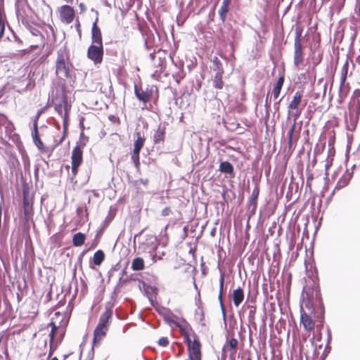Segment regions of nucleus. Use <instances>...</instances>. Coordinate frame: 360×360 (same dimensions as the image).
<instances>
[{"label": "nucleus", "instance_id": "e2e57ef3", "mask_svg": "<svg viewBox=\"0 0 360 360\" xmlns=\"http://www.w3.org/2000/svg\"><path fill=\"white\" fill-rule=\"evenodd\" d=\"M114 307V303L111 302H108L105 304V310L104 312H110V315H112L113 311L112 309Z\"/></svg>", "mask_w": 360, "mask_h": 360}, {"label": "nucleus", "instance_id": "4d7b16f0", "mask_svg": "<svg viewBox=\"0 0 360 360\" xmlns=\"http://www.w3.org/2000/svg\"><path fill=\"white\" fill-rule=\"evenodd\" d=\"M55 110L60 115H63V103L62 100L59 103H56L54 106Z\"/></svg>", "mask_w": 360, "mask_h": 360}, {"label": "nucleus", "instance_id": "bb28decb", "mask_svg": "<svg viewBox=\"0 0 360 360\" xmlns=\"http://www.w3.org/2000/svg\"><path fill=\"white\" fill-rule=\"evenodd\" d=\"M302 98V91H297L293 96L292 100L290 101L288 108L291 110L297 109L301 103Z\"/></svg>", "mask_w": 360, "mask_h": 360}, {"label": "nucleus", "instance_id": "58836bf2", "mask_svg": "<svg viewBox=\"0 0 360 360\" xmlns=\"http://www.w3.org/2000/svg\"><path fill=\"white\" fill-rule=\"evenodd\" d=\"M229 7L230 6L221 5L219 10V18L222 22H225L226 20L227 15L229 11Z\"/></svg>", "mask_w": 360, "mask_h": 360}, {"label": "nucleus", "instance_id": "0e129e2a", "mask_svg": "<svg viewBox=\"0 0 360 360\" xmlns=\"http://www.w3.org/2000/svg\"><path fill=\"white\" fill-rule=\"evenodd\" d=\"M8 139L17 144L20 141V136L18 134L14 132L10 137H8Z\"/></svg>", "mask_w": 360, "mask_h": 360}, {"label": "nucleus", "instance_id": "5701e85b", "mask_svg": "<svg viewBox=\"0 0 360 360\" xmlns=\"http://www.w3.org/2000/svg\"><path fill=\"white\" fill-rule=\"evenodd\" d=\"M158 60H155L154 63V65L157 68H160V71H164L166 68V52L162 51L161 49H158Z\"/></svg>", "mask_w": 360, "mask_h": 360}, {"label": "nucleus", "instance_id": "864d4df0", "mask_svg": "<svg viewBox=\"0 0 360 360\" xmlns=\"http://www.w3.org/2000/svg\"><path fill=\"white\" fill-rule=\"evenodd\" d=\"M59 144H58V141H56V143L51 146V147H45V150H42L41 151V153H48V158H49L52 153L53 152V150H55V148H56V146H58Z\"/></svg>", "mask_w": 360, "mask_h": 360}, {"label": "nucleus", "instance_id": "412c9836", "mask_svg": "<svg viewBox=\"0 0 360 360\" xmlns=\"http://www.w3.org/2000/svg\"><path fill=\"white\" fill-rule=\"evenodd\" d=\"M284 82H285V75H284V72H283L280 75V76L273 89V96H274V99L278 98V97L279 96L281 89L283 86Z\"/></svg>", "mask_w": 360, "mask_h": 360}, {"label": "nucleus", "instance_id": "393cba45", "mask_svg": "<svg viewBox=\"0 0 360 360\" xmlns=\"http://www.w3.org/2000/svg\"><path fill=\"white\" fill-rule=\"evenodd\" d=\"M212 66L211 67V69L216 72L215 75H224V70L223 68V65L220 60L217 57L214 56L213 59L212 60Z\"/></svg>", "mask_w": 360, "mask_h": 360}, {"label": "nucleus", "instance_id": "f8f14e48", "mask_svg": "<svg viewBox=\"0 0 360 360\" xmlns=\"http://www.w3.org/2000/svg\"><path fill=\"white\" fill-rule=\"evenodd\" d=\"M24 220L28 222L33 216V202L32 198L22 199Z\"/></svg>", "mask_w": 360, "mask_h": 360}, {"label": "nucleus", "instance_id": "09e8293b", "mask_svg": "<svg viewBox=\"0 0 360 360\" xmlns=\"http://www.w3.org/2000/svg\"><path fill=\"white\" fill-rule=\"evenodd\" d=\"M247 308L249 309L248 311V320L250 322H252L255 319V316L256 313V307L255 305L248 304Z\"/></svg>", "mask_w": 360, "mask_h": 360}, {"label": "nucleus", "instance_id": "b1692460", "mask_svg": "<svg viewBox=\"0 0 360 360\" xmlns=\"http://www.w3.org/2000/svg\"><path fill=\"white\" fill-rule=\"evenodd\" d=\"M178 327L179 328L181 332V334L184 337V341L186 344L187 347H188V345H191V344H193V341H191L188 333L189 330H192L190 325L188 323H186V325L184 326H181L179 324Z\"/></svg>", "mask_w": 360, "mask_h": 360}, {"label": "nucleus", "instance_id": "680f3d73", "mask_svg": "<svg viewBox=\"0 0 360 360\" xmlns=\"http://www.w3.org/2000/svg\"><path fill=\"white\" fill-rule=\"evenodd\" d=\"M330 350H331V347L330 346V344L326 343V345L325 346V349L323 350V352L321 355V357L323 359H324L328 356V354L330 353Z\"/></svg>", "mask_w": 360, "mask_h": 360}, {"label": "nucleus", "instance_id": "cd10ccee", "mask_svg": "<svg viewBox=\"0 0 360 360\" xmlns=\"http://www.w3.org/2000/svg\"><path fill=\"white\" fill-rule=\"evenodd\" d=\"M229 36L231 38V41H230V45L232 49L233 52L235 49V44L238 41V39L240 37V31L236 28H231L229 31Z\"/></svg>", "mask_w": 360, "mask_h": 360}, {"label": "nucleus", "instance_id": "473e14b6", "mask_svg": "<svg viewBox=\"0 0 360 360\" xmlns=\"http://www.w3.org/2000/svg\"><path fill=\"white\" fill-rule=\"evenodd\" d=\"M102 338H103V337H102L101 335H96V337L95 335L94 334V338H93V340H92V346H91V350L88 353L89 360L93 359L94 356V347H96L99 345L100 341L102 340Z\"/></svg>", "mask_w": 360, "mask_h": 360}, {"label": "nucleus", "instance_id": "39448f33", "mask_svg": "<svg viewBox=\"0 0 360 360\" xmlns=\"http://www.w3.org/2000/svg\"><path fill=\"white\" fill-rule=\"evenodd\" d=\"M34 86L35 83L34 82H27V79L22 77H17L13 79L12 89L19 94H22L28 91H32Z\"/></svg>", "mask_w": 360, "mask_h": 360}, {"label": "nucleus", "instance_id": "49530a36", "mask_svg": "<svg viewBox=\"0 0 360 360\" xmlns=\"http://www.w3.org/2000/svg\"><path fill=\"white\" fill-rule=\"evenodd\" d=\"M62 101L63 103V110H64V114L63 115H68L70 111L71 105L68 104V96L65 94H63L62 96Z\"/></svg>", "mask_w": 360, "mask_h": 360}, {"label": "nucleus", "instance_id": "5fc2aeb1", "mask_svg": "<svg viewBox=\"0 0 360 360\" xmlns=\"http://www.w3.org/2000/svg\"><path fill=\"white\" fill-rule=\"evenodd\" d=\"M44 108H41L37 110V114L35 115L34 120H33V128H34V126L36 125L38 127V120L39 119L41 115L44 112Z\"/></svg>", "mask_w": 360, "mask_h": 360}, {"label": "nucleus", "instance_id": "7c9ffc66", "mask_svg": "<svg viewBox=\"0 0 360 360\" xmlns=\"http://www.w3.org/2000/svg\"><path fill=\"white\" fill-rule=\"evenodd\" d=\"M165 129L159 127L153 135V141L155 144L160 143L165 139Z\"/></svg>", "mask_w": 360, "mask_h": 360}, {"label": "nucleus", "instance_id": "a18cd8bd", "mask_svg": "<svg viewBox=\"0 0 360 360\" xmlns=\"http://www.w3.org/2000/svg\"><path fill=\"white\" fill-rule=\"evenodd\" d=\"M349 91V86L348 84H345V83L342 86H341V84H340V88H339L340 98L343 99L344 98H345L347 96Z\"/></svg>", "mask_w": 360, "mask_h": 360}, {"label": "nucleus", "instance_id": "7ed1b4c3", "mask_svg": "<svg viewBox=\"0 0 360 360\" xmlns=\"http://www.w3.org/2000/svg\"><path fill=\"white\" fill-rule=\"evenodd\" d=\"M302 28L300 26L296 27L295 30V51H294V65L296 67L303 62L304 60V52L303 45L302 44L301 38L302 37Z\"/></svg>", "mask_w": 360, "mask_h": 360}, {"label": "nucleus", "instance_id": "c9c22d12", "mask_svg": "<svg viewBox=\"0 0 360 360\" xmlns=\"http://www.w3.org/2000/svg\"><path fill=\"white\" fill-rule=\"evenodd\" d=\"M115 216V212L112 211V207H110L108 216L105 217V219H104V221L102 222V224L101 225V229H105L110 224V223L112 221Z\"/></svg>", "mask_w": 360, "mask_h": 360}, {"label": "nucleus", "instance_id": "f3484780", "mask_svg": "<svg viewBox=\"0 0 360 360\" xmlns=\"http://www.w3.org/2000/svg\"><path fill=\"white\" fill-rule=\"evenodd\" d=\"M300 321L306 331L310 332L314 328L315 320L313 321L311 317L304 311L301 313Z\"/></svg>", "mask_w": 360, "mask_h": 360}, {"label": "nucleus", "instance_id": "3c124183", "mask_svg": "<svg viewBox=\"0 0 360 360\" xmlns=\"http://www.w3.org/2000/svg\"><path fill=\"white\" fill-rule=\"evenodd\" d=\"M88 141L89 137L84 135V131H81L79 135V141L77 143H79L80 146L84 148Z\"/></svg>", "mask_w": 360, "mask_h": 360}, {"label": "nucleus", "instance_id": "f03ea898", "mask_svg": "<svg viewBox=\"0 0 360 360\" xmlns=\"http://www.w3.org/2000/svg\"><path fill=\"white\" fill-rule=\"evenodd\" d=\"M56 73L59 78L65 77L74 81L75 75L72 70V65L69 62H65L64 55L62 52H58V57L56 63Z\"/></svg>", "mask_w": 360, "mask_h": 360}, {"label": "nucleus", "instance_id": "c85d7f7f", "mask_svg": "<svg viewBox=\"0 0 360 360\" xmlns=\"http://www.w3.org/2000/svg\"><path fill=\"white\" fill-rule=\"evenodd\" d=\"M85 239L86 236L84 233L82 232H77L72 236V245L75 247H80L84 243Z\"/></svg>", "mask_w": 360, "mask_h": 360}, {"label": "nucleus", "instance_id": "9d476101", "mask_svg": "<svg viewBox=\"0 0 360 360\" xmlns=\"http://www.w3.org/2000/svg\"><path fill=\"white\" fill-rule=\"evenodd\" d=\"M60 18L67 24L71 23L75 18V11L69 5H63L60 7Z\"/></svg>", "mask_w": 360, "mask_h": 360}, {"label": "nucleus", "instance_id": "9b49d317", "mask_svg": "<svg viewBox=\"0 0 360 360\" xmlns=\"http://www.w3.org/2000/svg\"><path fill=\"white\" fill-rule=\"evenodd\" d=\"M98 18L96 17L92 25L91 41L92 44L103 46L102 34L100 27L98 26Z\"/></svg>", "mask_w": 360, "mask_h": 360}, {"label": "nucleus", "instance_id": "c03bdc74", "mask_svg": "<svg viewBox=\"0 0 360 360\" xmlns=\"http://www.w3.org/2000/svg\"><path fill=\"white\" fill-rule=\"evenodd\" d=\"M348 68H349V64L347 60L342 67V72H341L340 83H341L342 86L345 83L347 76Z\"/></svg>", "mask_w": 360, "mask_h": 360}, {"label": "nucleus", "instance_id": "6e6552de", "mask_svg": "<svg viewBox=\"0 0 360 360\" xmlns=\"http://www.w3.org/2000/svg\"><path fill=\"white\" fill-rule=\"evenodd\" d=\"M103 46L91 44L87 50V57L93 60L95 64L101 63L103 60Z\"/></svg>", "mask_w": 360, "mask_h": 360}, {"label": "nucleus", "instance_id": "774afa93", "mask_svg": "<svg viewBox=\"0 0 360 360\" xmlns=\"http://www.w3.org/2000/svg\"><path fill=\"white\" fill-rule=\"evenodd\" d=\"M177 84H179L181 82V80L184 78V75L181 72H177L175 75L173 76Z\"/></svg>", "mask_w": 360, "mask_h": 360}, {"label": "nucleus", "instance_id": "4468645a", "mask_svg": "<svg viewBox=\"0 0 360 360\" xmlns=\"http://www.w3.org/2000/svg\"><path fill=\"white\" fill-rule=\"evenodd\" d=\"M156 310H157L158 313L161 316H162L164 321L167 323H168V324L174 323L176 326H179V323H177L172 319L171 316H173L174 314L169 309L164 307H160L159 308H157Z\"/></svg>", "mask_w": 360, "mask_h": 360}, {"label": "nucleus", "instance_id": "a211bd4d", "mask_svg": "<svg viewBox=\"0 0 360 360\" xmlns=\"http://www.w3.org/2000/svg\"><path fill=\"white\" fill-rule=\"evenodd\" d=\"M244 290L239 286L233 291L232 298L234 305L238 307L244 300Z\"/></svg>", "mask_w": 360, "mask_h": 360}, {"label": "nucleus", "instance_id": "2eb2a0df", "mask_svg": "<svg viewBox=\"0 0 360 360\" xmlns=\"http://www.w3.org/2000/svg\"><path fill=\"white\" fill-rule=\"evenodd\" d=\"M82 148H83V147L80 146L79 145V143H77V146H75V148H73L72 152L71 163L81 165V164L82 163V161H83Z\"/></svg>", "mask_w": 360, "mask_h": 360}, {"label": "nucleus", "instance_id": "4be33fe9", "mask_svg": "<svg viewBox=\"0 0 360 360\" xmlns=\"http://www.w3.org/2000/svg\"><path fill=\"white\" fill-rule=\"evenodd\" d=\"M32 136L33 141H34L35 146L37 147V148L40 151L45 150V147L44 146V143L39 137L38 127H37L36 125L34 126V128H33V130L32 131Z\"/></svg>", "mask_w": 360, "mask_h": 360}, {"label": "nucleus", "instance_id": "e433bc0d", "mask_svg": "<svg viewBox=\"0 0 360 360\" xmlns=\"http://www.w3.org/2000/svg\"><path fill=\"white\" fill-rule=\"evenodd\" d=\"M49 326L51 327V330L50 333L49 335V343H50V345L51 346L53 345L54 340H55L56 334V332L58 330V326H57L56 324L53 321H51L49 323Z\"/></svg>", "mask_w": 360, "mask_h": 360}, {"label": "nucleus", "instance_id": "052dcab7", "mask_svg": "<svg viewBox=\"0 0 360 360\" xmlns=\"http://www.w3.org/2000/svg\"><path fill=\"white\" fill-rule=\"evenodd\" d=\"M128 281H129V279L127 278H124L122 276H120L119 278V281L116 285V288H119L122 287L124 284L127 283Z\"/></svg>", "mask_w": 360, "mask_h": 360}, {"label": "nucleus", "instance_id": "79ce46f5", "mask_svg": "<svg viewBox=\"0 0 360 360\" xmlns=\"http://www.w3.org/2000/svg\"><path fill=\"white\" fill-rule=\"evenodd\" d=\"M5 136L6 137H10L14 133V125L11 121H6L5 126Z\"/></svg>", "mask_w": 360, "mask_h": 360}, {"label": "nucleus", "instance_id": "37998d69", "mask_svg": "<svg viewBox=\"0 0 360 360\" xmlns=\"http://www.w3.org/2000/svg\"><path fill=\"white\" fill-rule=\"evenodd\" d=\"M108 328L97 325L94 330L95 336L101 335L105 337L106 335Z\"/></svg>", "mask_w": 360, "mask_h": 360}, {"label": "nucleus", "instance_id": "423d86ee", "mask_svg": "<svg viewBox=\"0 0 360 360\" xmlns=\"http://www.w3.org/2000/svg\"><path fill=\"white\" fill-rule=\"evenodd\" d=\"M224 281H225V272L220 270V276H219V292L218 295V300L219 302L220 308L222 313V318L224 324L225 328H227V316H226V311L224 304L223 296L224 293Z\"/></svg>", "mask_w": 360, "mask_h": 360}, {"label": "nucleus", "instance_id": "20e7f679", "mask_svg": "<svg viewBox=\"0 0 360 360\" xmlns=\"http://www.w3.org/2000/svg\"><path fill=\"white\" fill-rule=\"evenodd\" d=\"M22 23L33 36L37 37V42L38 44L37 45H32L30 46L31 49H36L40 46H44L46 42V39L41 32V28L36 25L30 24L24 19L22 20Z\"/></svg>", "mask_w": 360, "mask_h": 360}, {"label": "nucleus", "instance_id": "de8ad7c7", "mask_svg": "<svg viewBox=\"0 0 360 360\" xmlns=\"http://www.w3.org/2000/svg\"><path fill=\"white\" fill-rule=\"evenodd\" d=\"M22 160L25 171H29L30 167V158L25 152L22 153Z\"/></svg>", "mask_w": 360, "mask_h": 360}, {"label": "nucleus", "instance_id": "1a4fd4ad", "mask_svg": "<svg viewBox=\"0 0 360 360\" xmlns=\"http://www.w3.org/2000/svg\"><path fill=\"white\" fill-rule=\"evenodd\" d=\"M141 32L144 39V46L146 49H152L155 44V33L148 27L141 29Z\"/></svg>", "mask_w": 360, "mask_h": 360}, {"label": "nucleus", "instance_id": "ddd939ff", "mask_svg": "<svg viewBox=\"0 0 360 360\" xmlns=\"http://www.w3.org/2000/svg\"><path fill=\"white\" fill-rule=\"evenodd\" d=\"M219 170L224 174L226 177L234 178L235 172L233 165L229 161H221L219 167Z\"/></svg>", "mask_w": 360, "mask_h": 360}, {"label": "nucleus", "instance_id": "f704fd0d", "mask_svg": "<svg viewBox=\"0 0 360 360\" xmlns=\"http://www.w3.org/2000/svg\"><path fill=\"white\" fill-rule=\"evenodd\" d=\"M352 176L353 172H349L347 169L345 172V174L340 178L338 182L342 185V186L345 187L349 183Z\"/></svg>", "mask_w": 360, "mask_h": 360}, {"label": "nucleus", "instance_id": "a19ab883", "mask_svg": "<svg viewBox=\"0 0 360 360\" xmlns=\"http://www.w3.org/2000/svg\"><path fill=\"white\" fill-rule=\"evenodd\" d=\"M223 75H215L213 79V86L218 89H221L224 86V82L222 80Z\"/></svg>", "mask_w": 360, "mask_h": 360}, {"label": "nucleus", "instance_id": "f257e3e1", "mask_svg": "<svg viewBox=\"0 0 360 360\" xmlns=\"http://www.w3.org/2000/svg\"><path fill=\"white\" fill-rule=\"evenodd\" d=\"M308 304L310 305L309 308L311 309V313L313 314L315 321L318 323L316 326V331L321 332L323 328L325 308L319 288L312 292Z\"/></svg>", "mask_w": 360, "mask_h": 360}, {"label": "nucleus", "instance_id": "338daca9", "mask_svg": "<svg viewBox=\"0 0 360 360\" xmlns=\"http://www.w3.org/2000/svg\"><path fill=\"white\" fill-rule=\"evenodd\" d=\"M84 212H87V208H86V205H84V206H80L77 208V214L79 217H81Z\"/></svg>", "mask_w": 360, "mask_h": 360}, {"label": "nucleus", "instance_id": "72a5a7b5", "mask_svg": "<svg viewBox=\"0 0 360 360\" xmlns=\"http://www.w3.org/2000/svg\"><path fill=\"white\" fill-rule=\"evenodd\" d=\"M105 259V253L102 250L95 252L93 257V262L96 266H100Z\"/></svg>", "mask_w": 360, "mask_h": 360}, {"label": "nucleus", "instance_id": "c756f323", "mask_svg": "<svg viewBox=\"0 0 360 360\" xmlns=\"http://www.w3.org/2000/svg\"><path fill=\"white\" fill-rule=\"evenodd\" d=\"M131 269L134 271H141L144 269V260L140 257H135L131 262Z\"/></svg>", "mask_w": 360, "mask_h": 360}, {"label": "nucleus", "instance_id": "bf43d9fd", "mask_svg": "<svg viewBox=\"0 0 360 360\" xmlns=\"http://www.w3.org/2000/svg\"><path fill=\"white\" fill-rule=\"evenodd\" d=\"M0 23L5 24V13L4 5L0 3Z\"/></svg>", "mask_w": 360, "mask_h": 360}, {"label": "nucleus", "instance_id": "2f4dec72", "mask_svg": "<svg viewBox=\"0 0 360 360\" xmlns=\"http://www.w3.org/2000/svg\"><path fill=\"white\" fill-rule=\"evenodd\" d=\"M112 316V315H110V312H103L100 316L98 325L108 328Z\"/></svg>", "mask_w": 360, "mask_h": 360}, {"label": "nucleus", "instance_id": "0eeeda50", "mask_svg": "<svg viewBox=\"0 0 360 360\" xmlns=\"http://www.w3.org/2000/svg\"><path fill=\"white\" fill-rule=\"evenodd\" d=\"M193 338V344L187 347L189 359L190 360H201V343L194 332Z\"/></svg>", "mask_w": 360, "mask_h": 360}, {"label": "nucleus", "instance_id": "4c0bfd02", "mask_svg": "<svg viewBox=\"0 0 360 360\" xmlns=\"http://www.w3.org/2000/svg\"><path fill=\"white\" fill-rule=\"evenodd\" d=\"M8 28L11 31V34L8 35L6 39L10 41L16 42L19 46H21L22 45V41L10 27H8Z\"/></svg>", "mask_w": 360, "mask_h": 360}, {"label": "nucleus", "instance_id": "603ef678", "mask_svg": "<svg viewBox=\"0 0 360 360\" xmlns=\"http://www.w3.org/2000/svg\"><path fill=\"white\" fill-rule=\"evenodd\" d=\"M238 340L235 338H231L229 342V349L232 351H236L238 347Z\"/></svg>", "mask_w": 360, "mask_h": 360}, {"label": "nucleus", "instance_id": "6ab92c4d", "mask_svg": "<svg viewBox=\"0 0 360 360\" xmlns=\"http://www.w3.org/2000/svg\"><path fill=\"white\" fill-rule=\"evenodd\" d=\"M295 129H296V121L295 120L293 124L291 125L290 129L288 130V131L287 133L288 147L289 150H292L294 139H295V140L297 141L299 138V134L295 136H294Z\"/></svg>", "mask_w": 360, "mask_h": 360}, {"label": "nucleus", "instance_id": "69168bd1", "mask_svg": "<svg viewBox=\"0 0 360 360\" xmlns=\"http://www.w3.org/2000/svg\"><path fill=\"white\" fill-rule=\"evenodd\" d=\"M36 71H32V70L31 69L27 75V77L26 78L27 79V82H34L35 83V79L34 78V77L36 75Z\"/></svg>", "mask_w": 360, "mask_h": 360}, {"label": "nucleus", "instance_id": "13d9d810", "mask_svg": "<svg viewBox=\"0 0 360 360\" xmlns=\"http://www.w3.org/2000/svg\"><path fill=\"white\" fill-rule=\"evenodd\" d=\"M158 343L161 347H166L169 345V340L167 337H162L159 339Z\"/></svg>", "mask_w": 360, "mask_h": 360}, {"label": "nucleus", "instance_id": "8fccbe9b", "mask_svg": "<svg viewBox=\"0 0 360 360\" xmlns=\"http://www.w3.org/2000/svg\"><path fill=\"white\" fill-rule=\"evenodd\" d=\"M29 186L25 181H22V199L30 198Z\"/></svg>", "mask_w": 360, "mask_h": 360}, {"label": "nucleus", "instance_id": "a878e982", "mask_svg": "<svg viewBox=\"0 0 360 360\" xmlns=\"http://www.w3.org/2000/svg\"><path fill=\"white\" fill-rule=\"evenodd\" d=\"M259 194V185L258 183H255V188L252 192L250 199L249 200L250 207L257 206V199Z\"/></svg>", "mask_w": 360, "mask_h": 360}, {"label": "nucleus", "instance_id": "6e6d98bb", "mask_svg": "<svg viewBox=\"0 0 360 360\" xmlns=\"http://www.w3.org/2000/svg\"><path fill=\"white\" fill-rule=\"evenodd\" d=\"M139 159H140V156L131 155V162L134 163L136 169H139V166H140Z\"/></svg>", "mask_w": 360, "mask_h": 360}, {"label": "nucleus", "instance_id": "aec40b11", "mask_svg": "<svg viewBox=\"0 0 360 360\" xmlns=\"http://www.w3.org/2000/svg\"><path fill=\"white\" fill-rule=\"evenodd\" d=\"M348 108L351 115L359 116L360 114V101L359 99H350Z\"/></svg>", "mask_w": 360, "mask_h": 360}, {"label": "nucleus", "instance_id": "ea45409f", "mask_svg": "<svg viewBox=\"0 0 360 360\" xmlns=\"http://www.w3.org/2000/svg\"><path fill=\"white\" fill-rule=\"evenodd\" d=\"M135 135L136 136L137 139L134 143V147L142 149L144 145L145 139L143 136H141L140 131H136Z\"/></svg>", "mask_w": 360, "mask_h": 360}, {"label": "nucleus", "instance_id": "dca6fc26", "mask_svg": "<svg viewBox=\"0 0 360 360\" xmlns=\"http://www.w3.org/2000/svg\"><path fill=\"white\" fill-rule=\"evenodd\" d=\"M134 94L137 99L143 103H148L152 96L151 91H145L141 88H139L136 84L134 85Z\"/></svg>", "mask_w": 360, "mask_h": 360}]
</instances>
